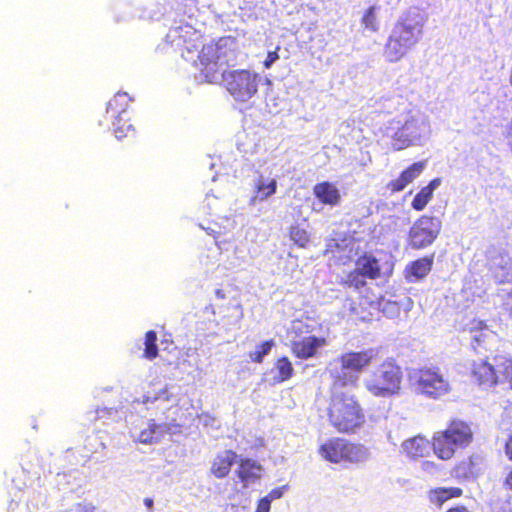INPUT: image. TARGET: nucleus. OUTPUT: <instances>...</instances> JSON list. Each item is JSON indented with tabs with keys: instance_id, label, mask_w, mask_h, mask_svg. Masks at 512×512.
<instances>
[{
	"instance_id": "nucleus-44",
	"label": "nucleus",
	"mask_w": 512,
	"mask_h": 512,
	"mask_svg": "<svg viewBox=\"0 0 512 512\" xmlns=\"http://www.w3.org/2000/svg\"><path fill=\"white\" fill-rule=\"evenodd\" d=\"M144 504H145V506H146L149 510H152V508H153V499H152V498H145V499H144Z\"/></svg>"
},
{
	"instance_id": "nucleus-15",
	"label": "nucleus",
	"mask_w": 512,
	"mask_h": 512,
	"mask_svg": "<svg viewBox=\"0 0 512 512\" xmlns=\"http://www.w3.org/2000/svg\"><path fill=\"white\" fill-rule=\"evenodd\" d=\"M419 384L425 394L434 398L440 396L445 391V383L442 377L430 370L421 373Z\"/></svg>"
},
{
	"instance_id": "nucleus-18",
	"label": "nucleus",
	"mask_w": 512,
	"mask_h": 512,
	"mask_svg": "<svg viewBox=\"0 0 512 512\" xmlns=\"http://www.w3.org/2000/svg\"><path fill=\"white\" fill-rule=\"evenodd\" d=\"M433 259L431 257H423L412 261L405 268V277L410 282L423 279L429 274L432 268Z\"/></svg>"
},
{
	"instance_id": "nucleus-14",
	"label": "nucleus",
	"mask_w": 512,
	"mask_h": 512,
	"mask_svg": "<svg viewBox=\"0 0 512 512\" xmlns=\"http://www.w3.org/2000/svg\"><path fill=\"white\" fill-rule=\"evenodd\" d=\"M262 466L255 460L245 458L240 459L236 469V475L243 483L244 487L251 482H255L261 478Z\"/></svg>"
},
{
	"instance_id": "nucleus-45",
	"label": "nucleus",
	"mask_w": 512,
	"mask_h": 512,
	"mask_svg": "<svg viewBox=\"0 0 512 512\" xmlns=\"http://www.w3.org/2000/svg\"><path fill=\"white\" fill-rule=\"evenodd\" d=\"M450 512H469L465 507L450 508Z\"/></svg>"
},
{
	"instance_id": "nucleus-28",
	"label": "nucleus",
	"mask_w": 512,
	"mask_h": 512,
	"mask_svg": "<svg viewBox=\"0 0 512 512\" xmlns=\"http://www.w3.org/2000/svg\"><path fill=\"white\" fill-rule=\"evenodd\" d=\"M274 346V341L267 340L259 344L255 351L249 353V358L254 363H262L264 357L270 352L271 348Z\"/></svg>"
},
{
	"instance_id": "nucleus-11",
	"label": "nucleus",
	"mask_w": 512,
	"mask_h": 512,
	"mask_svg": "<svg viewBox=\"0 0 512 512\" xmlns=\"http://www.w3.org/2000/svg\"><path fill=\"white\" fill-rule=\"evenodd\" d=\"M425 160L412 163L400 175L386 184V190L390 194L398 193L406 188L407 185L412 183L423 171L425 167Z\"/></svg>"
},
{
	"instance_id": "nucleus-1",
	"label": "nucleus",
	"mask_w": 512,
	"mask_h": 512,
	"mask_svg": "<svg viewBox=\"0 0 512 512\" xmlns=\"http://www.w3.org/2000/svg\"><path fill=\"white\" fill-rule=\"evenodd\" d=\"M344 387L332 384L327 406V419L336 432L351 435L364 427L366 410L359 397Z\"/></svg>"
},
{
	"instance_id": "nucleus-32",
	"label": "nucleus",
	"mask_w": 512,
	"mask_h": 512,
	"mask_svg": "<svg viewBox=\"0 0 512 512\" xmlns=\"http://www.w3.org/2000/svg\"><path fill=\"white\" fill-rule=\"evenodd\" d=\"M361 273H358V270L355 268L347 275L346 284L349 287H354L356 289L363 288L366 285L365 279Z\"/></svg>"
},
{
	"instance_id": "nucleus-8",
	"label": "nucleus",
	"mask_w": 512,
	"mask_h": 512,
	"mask_svg": "<svg viewBox=\"0 0 512 512\" xmlns=\"http://www.w3.org/2000/svg\"><path fill=\"white\" fill-rule=\"evenodd\" d=\"M471 380L484 387H495L500 384L499 375L495 363H490L488 359L474 361L471 365Z\"/></svg>"
},
{
	"instance_id": "nucleus-9",
	"label": "nucleus",
	"mask_w": 512,
	"mask_h": 512,
	"mask_svg": "<svg viewBox=\"0 0 512 512\" xmlns=\"http://www.w3.org/2000/svg\"><path fill=\"white\" fill-rule=\"evenodd\" d=\"M473 441L471 426L461 420L450 422V452L468 447Z\"/></svg>"
},
{
	"instance_id": "nucleus-27",
	"label": "nucleus",
	"mask_w": 512,
	"mask_h": 512,
	"mask_svg": "<svg viewBox=\"0 0 512 512\" xmlns=\"http://www.w3.org/2000/svg\"><path fill=\"white\" fill-rule=\"evenodd\" d=\"M290 239L301 248H305L310 243L308 231L299 225L292 226L289 230Z\"/></svg>"
},
{
	"instance_id": "nucleus-7",
	"label": "nucleus",
	"mask_w": 512,
	"mask_h": 512,
	"mask_svg": "<svg viewBox=\"0 0 512 512\" xmlns=\"http://www.w3.org/2000/svg\"><path fill=\"white\" fill-rule=\"evenodd\" d=\"M440 231V221L436 217L423 215L411 226L408 244L414 249H422L435 240Z\"/></svg>"
},
{
	"instance_id": "nucleus-17",
	"label": "nucleus",
	"mask_w": 512,
	"mask_h": 512,
	"mask_svg": "<svg viewBox=\"0 0 512 512\" xmlns=\"http://www.w3.org/2000/svg\"><path fill=\"white\" fill-rule=\"evenodd\" d=\"M356 269L364 277L376 280L381 277V265L379 260L371 253H363L356 260Z\"/></svg>"
},
{
	"instance_id": "nucleus-2",
	"label": "nucleus",
	"mask_w": 512,
	"mask_h": 512,
	"mask_svg": "<svg viewBox=\"0 0 512 512\" xmlns=\"http://www.w3.org/2000/svg\"><path fill=\"white\" fill-rule=\"evenodd\" d=\"M425 17L418 8H409L394 23L383 48L389 63L401 61L422 39Z\"/></svg>"
},
{
	"instance_id": "nucleus-13",
	"label": "nucleus",
	"mask_w": 512,
	"mask_h": 512,
	"mask_svg": "<svg viewBox=\"0 0 512 512\" xmlns=\"http://www.w3.org/2000/svg\"><path fill=\"white\" fill-rule=\"evenodd\" d=\"M132 98L125 92L116 93L107 103L106 114L109 119L122 120L129 114Z\"/></svg>"
},
{
	"instance_id": "nucleus-30",
	"label": "nucleus",
	"mask_w": 512,
	"mask_h": 512,
	"mask_svg": "<svg viewBox=\"0 0 512 512\" xmlns=\"http://www.w3.org/2000/svg\"><path fill=\"white\" fill-rule=\"evenodd\" d=\"M430 502L437 508H440L448 500V489L435 488L429 493Z\"/></svg>"
},
{
	"instance_id": "nucleus-23",
	"label": "nucleus",
	"mask_w": 512,
	"mask_h": 512,
	"mask_svg": "<svg viewBox=\"0 0 512 512\" xmlns=\"http://www.w3.org/2000/svg\"><path fill=\"white\" fill-rule=\"evenodd\" d=\"M276 180L271 179L266 181L263 176H260L255 183V194L253 200L263 201L276 192Z\"/></svg>"
},
{
	"instance_id": "nucleus-39",
	"label": "nucleus",
	"mask_w": 512,
	"mask_h": 512,
	"mask_svg": "<svg viewBox=\"0 0 512 512\" xmlns=\"http://www.w3.org/2000/svg\"><path fill=\"white\" fill-rule=\"evenodd\" d=\"M281 495H282V492H281L279 489H273V490L269 493V495H268L267 497H269V498H270V501H271L272 499H276V498L281 497Z\"/></svg>"
},
{
	"instance_id": "nucleus-36",
	"label": "nucleus",
	"mask_w": 512,
	"mask_h": 512,
	"mask_svg": "<svg viewBox=\"0 0 512 512\" xmlns=\"http://www.w3.org/2000/svg\"><path fill=\"white\" fill-rule=\"evenodd\" d=\"M505 311L507 312L509 318L512 320V291L507 294L506 302L504 304Z\"/></svg>"
},
{
	"instance_id": "nucleus-29",
	"label": "nucleus",
	"mask_w": 512,
	"mask_h": 512,
	"mask_svg": "<svg viewBox=\"0 0 512 512\" xmlns=\"http://www.w3.org/2000/svg\"><path fill=\"white\" fill-rule=\"evenodd\" d=\"M112 121L113 131L117 138H122L127 135L129 131L132 130V124L130 121L129 114L127 116H123L122 120L119 119H110Z\"/></svg>"
},
{
	"instance_id": "nucleus-21",
	"label": "nucleus",
	"mask_w": 512,
	"mask_h": 512,
	"mask_svg": "<svg viewBox=\"0 0 512 512\" xmlns=\"http://www.w3.org/2000/svg\"><path fill=\"white\" fill-rule=\"evenodd\" d=\"M492 359L498 371L500 384H507L512 389V357L498 354Z\"/></svg>"
},
{
	"instance_id": "nucleus-25",
	"label": "nucleus",
	"mask_w": 512,
	"mask_h": 512,
	"mask_svg": "<svg viewBox=\"0 0 512 512\" xmlns=\"http://www.w3.org/2000/svg\"><path fill=\"white\" fill-rule=\"evenodd\" d=\"M157 333L149 330L144 336V352L143 357L147 360H154L158 356Z\"/></svg>"
},
{
	"instance_id": "nucleus-43",
	"label": "nucleus",
	"mask_w": 512,
	"mask_h": 512,
	"mask_svg": "<svg viewBox=\"0 0 512 512\" xmlns=\"http://www.w3.org/2000/svg\"><path fill=\"white\" fill-rule=\"evenodd\" d=\"M423 468L426 471H431L434 468V463L430 462V461H426V462L423 463Z\"/></svg>"
},
{
	"instance_id": "nucleus-16",
	"label": "nucleus",
	"mask_w": 512,
	"mask_h": 512,
	"mask_svg": "<svg viewBox=\"0 0 512 512\" xmlns=\"http://www.w3.org/2000/svg\"><path fill=\"white\" fill-rule=\"evenodd\" d=\"M236 458L237 454L233 450H225L223 453L217 454L211 464V473L218 479L227 477Z\"/></svg>"
},
{
	"instance_id": "nucleus-4",
	"label": "nucleus",
	"mask_w": 512,
	"mask_h": 512,
	"mask_svg": "<svg viewBox=\"0 0 512 512\" xmlns=\"http://www.w3.org/2000/svg\"><path fill=\"white\" fill-rule=\"evenodd\" d=\"M375 356V350L371 348L342 353L338 358L342 373H337L333 376V383L336 386H347L350 384L357 387L359 375L370 366Z\"/></svg>"
},
{
	"instance_id": "nucleus-26",
	"label": "nucleus",
	"mask_w": 512,
	"mask_h": 512,
	"mask_svg": "<svg viewBox=\"0 0 512 512\" xmlns=\"http://www.w3.org/2000/svg\"><path fill=\"white\" fill-rule=\"evenodd\" d=\"M377 10L378 8L376 6H370L364 11L361 18V23L364 28L374 33L378 32L380 29Z\"/></svg>"
},
{
	"instance_id": "nucleus-40",
	"label": "nucleus",
	"mask_w": 512,
	"mask_h": 512,
	"mask_svg": "<svg viewBox=\"0 0 512 512\" xmlns=\"http://www.w3.org/2000/svg\"><path fill=\"white\" fill-rule=\"evenodd\" d=\"M461 489L460 488H450V498L458 497L461 495Z\"/></svg>"
},
{
	"instance_id": "nucleus-31",
	"label": "nucleus",
	"mask_w": 512,
	"mask_h": 512,
	"mask_svg": "<svg viewBox=\"0 0 512 512\" xmlns=\"http://www.w3.org/2000/svg\"><path fill=\"white\" fill-rule=\"evenodd\" d=\"M138 441L143 444H152L157 442L158 436L156 426L150 425L148 428L143 429L138 436Z\"/></svg>"
},
{
	"instance_id": "nucleus-41",
	"label": "nucleus",
	"mask_w": 512,
	"mask_h": 512,
	"mask_svg": "<svg viewBox=\"0 0 512 512\" xmlns=\"http://www.w3.org/2000/svg\"><path fill=\"white\" fill-rule=\"evenodd\" d=\"M505 485L512 490V470L509 472L505 479Z\"/></svg>"
},
{
	"instance_id": "nucleus-22",
	"label": "nucleus",
	"mask_w": 512,
	"mask_h": 512,
	"mask_svg": "<svg viewBox=\"0 0 512 512\" xmlns=\"http://www.w3.org/2000/svg\"><path fill=\"white\" fill-rule=\"evenodd\" d=\"M276 374L274 376L275 383H282L292 378L294 368L288 357L283 356L276 360L274 367Z\"/></svg>"
},
{
	"instance_id": "nucleus-20",
	"label": "nucleus",
	"mask_w": 512,
	"mask_h": 512,
	"mask_svg": "<svg viewBox=\"0 0 512 512\" xmlns=\"http://www.w3.org/2000/svg\"><path fill=\"white\" fill-rule=\"evenodd\" d=\"M440 183L441 180L439 178H435L431 180L428 185L422 187L414 196L411 202V207L416 211L424 210L427 204L431 201L434 190L440 185Z\"/></svg>"
},
{
	"instance_id": "nucleus-34",
	"label": "nucleus",
	"mask_w": 512,
	"mask_h": 512,
	"mask_svg": "<svg viewBox=\"0 0 512 512\" xmlns=\"http://www.w3.org/2000/svg\"><path fill=\"white\" fill-rule=\"evenodd\" d=\"M270 498L264 497L258 501L256 512H269L270 510Z\"/></svg>"
},
{
	"instance_id": "nucleus-5",
	"label": "nucleus",
	"mask_w": 512,
	"mask_h": 512,
	"mask_svg": "<svg viewBox=\"0 0 512 512\" xmlns=\"http://www.w3.org/2000/svg\"><path fill=\"white\" fill-rule=\"evenodd\" d=\"M319 454L330 463L357 464L368 457V451L363 444L354 443L341 437L326 440L319 447Z\"/></svg>"
},
{
	"instance_id": "nucleus-42",
	"label": "nucleus",
	"mask_w": 512,
	"mask_h": 512,
	"mask_svg": "<svg viewBox=\"0 0 512 512\" xmlns=\"http://www.w3.org/2000/svg\"><path fill=\"white\" fill-rule=\"evenodd\" d=\"M215 296H216V298L222 299V300H224L226 298V294L223 289H216Z\"/></svg>"
},
{
	"instance_id": "nucleus-3",
	"label": "nucleus",
	"mask_w": 512,
	"mask_h": 512,
	"mask_svg": "<svg viewBox=\"0 0 512 512\" xmlns=\"http://www.w3.org/2000/svg\"><path fill=\"white\" fill-rule=\"evenodd\" d=\"M403 374L393 359L383 361L365 381L366 390L376 397H390L399 392Z\"/></svg>"
},
{
	"instance_id": "nucleus-35",
	"label": "nucleus",
	"mask_w": 512,
	"mask_h": 512,
	"mask_svg": "<svg viewBox=\"0 0 512 512\" xmlns=\"http://www.w3.org/2000/svg\"><path fill=\"white\" fill-rule=\"evenodd\" d=\"M278 58H279V55H278V53H277V50L268 52L267 57H266L265 61L263 62L264 67H265V68H270V66H271V65H272L276 60H278Z\"/></svg>"
},
{
	"instance_id": "nucleus-19",
	"label": "nucleus",
	"mask_w": 512,
	"mask_h": 512,
	"mask_svg": "<svg viewBox=\"0 0 512 512\" xmlns=\"http://www.w3.org/2000/svg\"><path fill=\"white\" fill-rule=\"evenodd\" d=\"M406 455L412 459L424 457L429 450V442L422 436H414L402 444Z\"/></svg>"
},
{
	"instance_id": "nucleus-38",
	"label": "nucleus",
	"mask_w": 512,
	"mask_h": 512,
	"mask_svg": "<svg viewBox=\"0 0 512 512\" xmlns=\"http://www.w3.org/2000/svg\"><path fill=\"white\" fill-rule=\"evenodd\" d=\"M487 325L484 321L478 320L473 322V326L471 327V330L478 329L483 330L486 329Z\"/></svg>"
},
{
	"instance_id": "nucleus-46",
	"label": "nucleus",
	"mask_w": 512,
	"mask_h": 512,
	"mask_svg": "<svg viewBox=\"0 0 512 512\" xmlns=\"http://www.w3.org/2000/svg\"><path fill=\"white\" fill-rule=\"evenodd\" d=\"M509 82H510V84H511V86H512V67H511V72H510Z\"/></svg>"
},
{
	"instance_id": "nucleus-12",
	"label": "nucleus",
	"mask_w": 512,
	"mask_h": 512,
	"mask_svg": "<svg viewBox=\"0 0 512 512\" xmlns=\"http://www.w3.org/2000/svg\"><path fill=\"white\" fill-rule=\"evenodd\" d=\"M313 195L323 205L337 206L341 202V194L335 184L322 181L313 186Z\"/></svg>"
},
{
	"instance_id": "nucleus-10",
	"label": "nucleus",
	"mask_w": 512,
	"mask_h": 512,
	"mask_svg": "<svg viewBox=\"0 0 512 512\" xmlns=\"http://www.w3.org/2000/svg\"><path fill=\"white\" fill-rule=\"evenodd\" d=\"M327 344L324 337L306 336L291 342V352L299 359H309L317 354V350Z\"/></svg>"
},
{
	"instance_id": "nucleus-33",
	"label": "nucleus",
	"mask_w": 512,
	"mask_h": 512,
	"mask_svg": "<svg viewBox=\"0 0 512 512\" xmlns=\"http://www.w3.org/2000/svg\"><path fill=\"white\" fill-rule=\"evenodd\" d=\"M499 269L503 270L499 273L495 271V276L498 278L499 283L512 282V261H510L507 267L500 266Z\"/></svg>"
},
{
	"instance_id": "nucleus-24",
	"label": "nucleus",
	"mask_w": 512,
	"mask_h": 512,
	"mask_svg": "<svg viewBox=\"0 0 512 512\" xmlns=\"http://www.w3.org/2000/svg\"><path fill=\"white\" fill-rule=\"evenodd\" d=\"M434 453L442 460L448 458V430L436 433L431 442Z\"/></svg>"
},
{
	"instance_id": "nucleus-37",
	"label": "nucleus",
	"mask_w": 512,
	"mask_h": 512,
	"mask_svg": "<svg viewBox=\"0 0 512 512\" xmlns=\"http://www.w3.org/2000/svg\"><path fill=\"white\" fill-rule=\"evenodd\" d=\"M505 454L512 461V435H510L505 444Z\"/></svg>"
},
{
	"instance_id": "nucleus-6",
	"label": "nucleus",
	"mask_w": 512,
	"mask_h": 512,
	"mask_svg": "<svg viewBox=\"0 0 512 512\" xmlns=\"http://www.w3.org/2000/svg\"><path fill=\"white\" fill-rule=\"evenodd\" d=\"M224 85L237 101H247L258 91V75L246 69L225 71L222 74Z\"/></svg>"
}]
</instances>
